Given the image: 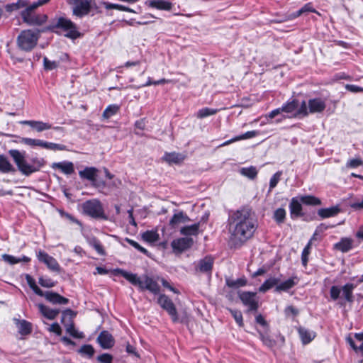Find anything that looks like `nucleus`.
Here are the masks:
<instances>
[{"label": "nucleus", "mask_w": 363, "mask_h": 363, "mask_svg": "<svg viewBox=\"0 0 363 363\" xmlns=\"http://www.w3.org/2000/svg\"><path fill=\"white\" fill-rule=\"evenodd\" d=\"M259 335L261 340L263 342V343L269 347H272L275 345V341L272 340L269 335L264 334L263 333L259 331Z\"/></svg>", "instance_id": "603ef678"}, {"label": "nucleus", "mask_w": 363, "mask_h": 363, "mask_svg": "<svg viewBox=\"0 0 363 363\" xmlns=\"http://www.w3.org/2000/svg\"><path fill=\"white\" fill-rule=\"evenodd\" d=\"M301 101H299V100L297 99H292L291 100H289L285 104H284L282 106L280 107V110H281L282 112L292 113L293 117L297 118L296 114L299 107L301 106Z\"/></svg>", "instance_id": "6ab92c4d"}, {"label": "nucleus", "mask_w": 363, "mask_h": 363, "mask_svg": "<svg viewBox=\"0 0 363 363\" xmlns=\"http://www.w3.org/2000/svg\"><path fill=\"white\" fill-rule=\"evenodd\" d=\"M300 197H293L289 203L290 216L292 219L303 216Z\"/></svg>", "instance_id": "f3484780"}, {"label": "nucleus", "mask_w": 363, "mask_h": 363, "mask_svg": "<svg viewBox=\"0 0 363 363\" xmlns=\"http://www.w3.org/2000/svg\"><path fill=\"white\" fill-rule=\"evenodd\" d=\"M191 221L189 217L182 211L175 213L169 220L171 228H176L179 225Z\"/></svg>", "instance_id": "aec40b11"}, {"label": "nucleus", "mask_w": 363, "mask_h": 363, "mask_svg": "<svg viewBox=\"0 0 363 363\" xmlns=\"http://www.w3.org/2000/svg\"><path fill=\"white\" fill-rule=\"evenodd\" d=\"M345 89L353 93H358L363 91V88L354 84H347Z\"/></svg>", "instance_id": "e2e57ef3"}, {"label": "nucleus", "mask_w": 363, "mask_h": 363, "mask_svg": "<svg viewBox=\"0 0 363 363\" xmlns=\"http://www.w3.org/2000/svg\"><path fill=\"white\" fill-rule=\"evenodd\" d=\"M125 350L128 354H133L137 357H140V355L136 351V348L133 345H131L129 342H128L126 345Z\"/></svg>", "instance_id": "69168bd1"}, {"label": "nucleus", "mask_w": 363, "mask_h": 363, "mask_svg": "<svg viewBox=\"0 0 363 363\" xmlns=\"http://www.w3.org/2000/svg\"><path fill=\"white\" fill-rule=\"evenodd\" d=\"M228 223L231 231L230 240L235 247L241 246L251 238L257 228L256 221L249 207H242L230 213Z\"/></svg>", "instance_id": "f257e3e1"}, {"label": "nucleus", "mask_w": 363, "mask_h": 363, "mask_svg": "<svg viewBox=\"0 0 363 363\" xmlns=\"http://www.w3.org/2000/svg\"><path fill=\"white\" fill-rule=\"evenodd\" d=\"M142 238L147 242H155L159 240V234L154 230H147L142 234Z\"/></svg>", "instance_id": "a19ab883"}, {"label": "nucleus", "mask_w": 363, "mask_h": 363, "mask_svg": "<svg viewBox=\"0 0 363 363\" xmlns=\"http://www.w3.org/2000/svg\"><path fill=\"white\" fill-rule=\"evenodd\" d=\"M2 258L5 262H8L10 264H15L20 262V259H18V258L10 255L4 254L2 256Z\"/></svg>", "instance_id": "680f3d73"}, {"label": "nucleus", "mask_w": 363, "mask_h": 363, "mask_svg": "<svg viewBox=\"0 0 363 363\" xmlns=\"http://www.w3.org/2000/svg\"><path fill=\"white\" fill-rule=\"evenodd\" d=\"M200 223H196L191 225H186L180 229V234L186 237L190 235H197L199 232Z\"/></svg>", "instance_id": "7c9ffc66"}, {"label": "nucleus", "mask_w": 363, "mask_h": 363, "mask_svg": "<svg viewBox=\"0 0 363 363\" xmlns=\"http://www.w3.org/2000/svg\"><path fill=\"white\" fill-rule=\"evenodd\" d=\"M52 167L60 169L65 174H71L74 172L73 163L68 161L55 162L52 164Z\"/></svg>", "instance_id": "a878e982"}, {"label": "nucleus", "mask_w": 363, "mask_h": 363, "mask_svg": "<svg viewBox=\"0 0 363 363\" xmlns=\"http://www.w3.org/2000/svg\"><path fill=\"white\" fill-rule=\"evenodd\" d=\"M15 172L16 169L9 161L8 158L4 155H0V172L9 173Z\"/></svg>", "instance_id": "2f4dec72"}, {"label": "nucleus", "mask_w": 363, "mask_h": 363, "mask_svg": "<svg viewBox=\"0 0 363 363\" xmlns=\"http://www.w3.org/2000/svg\"><path fill=\"white\" fill-rule=\"evenodd\" d=\"M229 311L238 325L240 327H242L244 323L242 313L238 310L229 309Z\"/></svg>", "instance_id": "864d4df0"}, {"label": "nucleus", "mask_w": 363, "mask_h": 363, "mask_svg": "<svg viewBox=\"0 0 363 363\" xmlns=\"http://www.w3.org/2000/svg\"><path fill=\"white\" fill-rule=\"evenodd\" d=\"M49 330L55 333L57 335H60L62 333V329L57 323H52L50 325Z\"/></svg>", "instance_id": "0e129e2a"}, {"label": "nucleus", "mask_w": 363, "mask_h": 363, "mask_svg": "<svg viewBox=\"0 0 363 363\" xmlns=\"http://www.w3.org/2000/svg\"><path fill=\"white\" fill-rule=\"evenodd\" d=\"M45 299L52 304L67 305L69 299L54 291H46Z\"/></svg>", "instance_id": "412c9836"}, {"label": "nucleus", "mask_w": 363, "mask_h": 363, "mask_svg": "<svg viewBox=\"0 0 363 363\" xmlns=\"http://www.w3.org/2000/svg\"><path fill=\"white\" fill-rule=\"evenodd\" d=\"M78 353L80 354L82 357L90 359L94 355L95 350L91 345L86 344L83 345L78 350Z\"/></svg>", "instance_id": "c9c22d12"}, {"label": "nucleus", "mask_w": 363, "mask_h": 363, "mask_svg": "<svg viewBox=\"0 0 363 363\" xmlns=\"http://www.w3.org/2000/svg\"><path fill=\"white\" fill-rule=\"evenodd\" d=\"M216 112H217V111L216 109H212V108L206 107V108H203L199 110V111L196 113V116L199 118H203L207 116L213 115V114L216 113Z\"/></svg>", "instance_id": "09e8293b"}, {"label": "nucleus", "mask_w": 363, "mask_h": 363, "mask_svg": "<svg viewBox=\"0 0 363 363\" xmlns=\"http://www.w3.org/2000/svg\"><path fill=\"white\" fill-rule=\"evenodd\" d=\"M258 134H259L258 131H256V130L247 131L244 134L235 136V137L233 138L232 139L224 142L223 143H222L220 145V146H226V145H228L234 142L252 138L257 136Z\"/></svg>", "instance_id": "cd10ccee"}, {"label": "nucleus", "mask_w": 363, "mask_h": 363, "mask_svg": "<svg viewBox=\"0 0 363 363\" xmlns=\"http://www.w3.org/2000/svg\"><path fill=\"white\" fill-rule=\"evenodd\" d=\"M42 33L43 32L41 31V29L22 30L17 37L18 48L22 51H31L37 45Z\"/></svg>", "instance_id": "39448f33"}, {"label": "nucleus", "mask_w": 363, "mask_h": 363, "mask_svg": "<svg viewBox=\"0 0 363 363\" xmlns=\"http://www.w3.org/2000/svg\"><path fill=\"white\" fill-rule=\"evenodd\" d=\"M279 282L280 278L271 277L265 280L264 282L259 286V291L261 293H265L274 286L276 287Z\"/></svg>", "instance_id": "c85d7f7f"}, {"label": "nucleus", "mask_w": 363, "mask_h": 363, "mask_svg": "<svg viewBox=\"0 0 363 363\" xmlns=\"http://www.w3.org/2000/svg\"><path fill=\"white\" fill-rule=\"evenodd\" d=\"M357 285L352 283H347L343 286L333 285L330 289V296L331 300L335 301L340 298V294L342 292V298L339 301L338 304L342 307L345 306L346 302L352 303L354 301L353 291Z\"/></svg>", "instance_id": "423d86ee"}, {"label": "nucleus", "mask_w": 363, "mask_h": 363, "mask_svg": "<svg viewBox=\"0 0 363 363\" xmlns=\"http://www.w3.org/2000/svg\"><path fill=\"white\" fill-rule=\"evenodd\" d=\"M38 283L43 287L52 288L56 285V281L48 277H40L38 279Z\"/></svg>", "instance_id": "8fccbe9b"}, {"label": "nucleus", "mask_w": 363, "mask_h": 363, "mask_svg": "<svg viewBox=\"0 0 363 363\" xmlns=\"http://www.w3.org/2000/svg\"><path fill=\"white\" fill-rule=\"evenodd\" d=\"M306 12H316V11H315V10L314 9H313L311 4L309 3V4H305L301 9H300L299 10H298L296 12L293 13L291 14V16H292V17L294 18H297V17L300 16L301 14H303L304 13H306Z\"/></svg>", "instance_id": "49530a36"}, {"label": "nucleus", "mask_w": 363, "mask_h": 363, "mask_svg": "<svg viewBox=\"0 0 363 363\" xmlns=\"http://www.w3.org/2000/svg\"><path fill=\"white\" fill-rule=\"evenodd\" d=\"M115 274H118L125 278L130 284L138 287L141 291L147 290L152 294L157 295L160 291V286L158 283L148 275H143L142 278L138 277L136 274L128 272L122 269H116Z\"/></svg>", "instance_id": "7ed1b4c3"}, {"label": "nucleus", "mask_w": 363, "mask_h": 363, "mask_svg": "<svg viewBox=\"0 0 363 363\" xmlns=\"http://www.w3.org/2000/svg\"><path fill=\"white\" fill-rule=\"evenodd\" d=\"M247 279L245 277H241L236 280L230 279H226L225 283L226 285L230 288H239L242 286H245L247 284Z\"/></svg>", "instance_id": "e433bc0d"}, {"label": "nucleus", "mask_w": 363, "mask_h": 363, "mask_svg": "<svg viewBox=\"0 0 363 363\" xmlns=\"http://www.w3.org/2000/svg\"><path fill=\"white\" fill-rule=\"evenodd\" d=\"M240 172L242 175L250 179H254L257 175V170L255 167L250 166L249 167H242Z\"/></svg>", "instance_id": "ea45409f"}, {"label": "nucleus", "mask_w": 363, "mask_h": 363, "mask_svg": "<svg viewBox=\"0 0 363 363\" xmlns=\"http://www.w3.org/2000/svg\"><path fill=\"white\" fill-rule=\"evenodd\" d=\"M281 172H276L270 179L269 182V191L273 189L280 180Z\"/></svg>", "instance_id": "4d7b16f0"}, {"label": "nucleus", "mask_w": 363, "mask_h": 363, "mask_svg": "<svg viewBox=\"0 0 363 363\" xmlns=\"http://www.w3.org/2000/svg\"><path fill=\"white\" fill-rule=\"evenodd\" d=\"M257 294L250 291H239L238 296L243 305L248 307L249 311H257L259 308L258 301L256 300Z\"/></svg>", "instance_id": "ddd939ff"}, {"label": "nucleus", "mask_w": 363, "mask_h": 363, "mask_svg": "<svg viewBox=\"0 0 363 363\" xmlns=\"http://www.w3.org/2000/svg\"><path fill=\"white\" fill-rule=\"evenodd\" d=\"M61 215H62V217H64L66 219L69 220L70 222L76 223V224L79 225V226L82 228V222L80 220H77L76 218H74L72 215H71V214H69L68 213H65V212H62Z\"/></svg>", "instance_id": "052dcab7"}, {"label": "nucleus", "mask_w": 363, "mask_h": 363, "mask_svg": "<svg viewBox=\"0 0 363 363\" xmlns=\"http://www.w3.org/2000/svg\"><path fill=\"white\" fill-rule=\"evenodd\" d=\"M335 226H336V225H328L325 223H320L318 226H317L315 230L319 233H322L324 231H325L326 230H328L329 228H334Z\"/></svg>", "instance_id": "774afa93"}, {"label": "nucleus", "mask_w": 363, "mask_h": 363, "mask_svg": "<svg viewBox=\"0 0 363 363\" xmlns=\"http://www.w3.org/2000/svg\"><path fill=\"white\" fill-rule=\"evenodd\" d=\"M184 157L183 156V155L180 154V153H177L175 152H170V153L166 152L164 155V160L169 164H172V163L178 164V163L182 162L184 160Z\"/></svg>", "instance_id": "72a5a7b5"}, {"label": "nucleus", "mask_w": 363, "mask_h": 363, "mask_svg": "<svg viewBox=\"0 0 363 363\" xmlns=\"http://www.w3.org/2000/svg\"><path fill=\"white\" fill-rule=\"evenodd\" d=\"M92 0H67L72 6V14L80 18L88 15L93 9Z\"/></svg>", "instance_id": "1a4fd4ad"}, {"label": "nucleus", "mask_w": 363, "mask_h": 363, "mask_svg": "<svg viewBox=\"0 0 363 363\" xmlns=\"http://www.w3.org/2000/svg\"><path fill=\"white\" fill-rule=\"evenodd\" d=\"M255 320H256L257 323L261 325L262 326H263L264 328L269 327L267 322L265 320V319L261 314H259L256 316Z\"/></svg>", "instance_id": "338daca9"}, {"label": "nucleus", "mask_w": 363, "mask_h": 363, "mask_svg": "<svg viewBox=\"0 0 363 363\" xmlns=\"http://www.w3.org/2000/svg\"><path fill=\"white\" fill-rule=\"evenodd\" d=\"M353 240L349 238H342L340 242L335 244V249L342 252H347L353 247Z\"/></svg>", "instance_id": "b1692460"}, {"label": "nucleus", "mask_w": 363, "mask_h": 363, "mask_svg": "<svg viewBox=\"0 0 363 363\" xmlns=\"http://www.w3.org/2000/svg\"><path fill=\"white\" fill-rule=\"evenodd\" d=\"M82 212L92 218L96 220L108 219L102 203L97 199L87 200L82 204Z\"/></svg>", "instance_id": "6e6552de"}, {"label": "nucleus", "mask_w": 363, "mask_h": 363, "mask_svg": "<svg viewBox=\"0 0 363 363\" xmlns=\"http://www.w3.org/2000/svg\"><path fill=\"white\" fill-rule=\"evenodd\" d=\"M59 63L56 61H50L46 57L43 58V66L45 70H52L56 69Z\"/></svg>", "instance_id": "5fc2aeb1"}, {"label": "nucleus", "mask_w": 363, "mask_h": 363, "mask_svg": "<svg viewBox=\"0 0 363 363\" xmlns=\"http://www.w3.org/2000/svg\"><path fill=\"white\" fill-rule=\"evenodd\" d=\"M96 340L103 349L111 348L115 342L112 335L106 330L101 331Z\"/></svg>", "instance_id": "a211bd4d"}, {"label": "nucleus", "mask_w": 363, "mask_h": 363, "mask_svg": "<svg viewBox=\"0 0 363 363\" xmlns=\"http://www.w3.org/2000/svg\"><path fill=\"white\" fill-rule=\"evenodd\" d=\"M298 282V279L297 277H292L287 280L279 283L278 285L275 287V292H281V291H287L289 289H292L295 286Z\"/></svg>", "instance_id": "4be33fe9"}, {"label": "nucleus", "mask_w": 363, "mask_h": 363, "mask_svg": "<svg viewBox=\"0 0 363 363\" xmlns=\"http://www.w3.org/2000/svg\"><path fill=\"white\" fill-rule=\"evenodd\" d=\"M125 241L144 255L149 256V252L133 240L126 238Z\"/></svg>", "instance_id": "6e6d98bb"}, {"label": "nucleus", "mask_w": 363, "mask_h": 363, "mask_svg": "<svg viewBox=\"0 0 363 363\" xmlns=\"http://www.w3.org/2000/svg\"><path fill=\"white\" fill-rule=\"evenodd\" d=\"M38 308L43 315L49 320L55 319L60 312V309L50 308L42 303L38 305Z\"/></svg>", "instance_id": "bb28decb"}, {"label": "nucleus", "mask_w": 363, "mask_h": 363, "mask_svg": "<svg viewBox=\"0 0 363 363\" xmlns=\"http://www.w3.org/2000/svg\"><path fill=\"white\" fill-rule=\"evenodd\" d=\"M58 30L65 32L64 35L72 40L81 37L77 26L70 19L62 16L55 19L49 26L41 29L43 32L51 31L55 33H58Z\"/></svg>", "instance_id": "20e7f679"}, {"label": "nucleus", "mask_w": 363, "mask_h": 363, "mask_svg": "<svg viewBox=\"0 0 363 363\" xmlns=\"http://www.w3.org/2000/svg\"><path fill=\"white\" fill-rule=\"evenodd\" d=\"M21 16L23 22L28 26H42L48 18L46 14L35 12L27 13V11H21Z\"/></svg>", "instance_id": "f8f14e48"}, {"label": "nucleus", "mask_w": 363, "mask_h": 363, "mask_svg": "<svg viewBox=\"0 0 363 363\" xmlns=\"http://www.w3.org/2000/svg\"><path fill=\"white\" fill-rule=\"evenodd\" d=\"M311 242H308L302 251L301 262L304 267L307 265L308 261V255L311 252Z\"/></svg>", "instance_id": "de8ad7c7"}, {"label": "nucleus", "mask_w": 363, "mask_h": 363, "mask_svg": "<svg viewBox=\"0 0 363 363\" xmlns=\"http://www.w3.org/2000/svg\"><path fill=\"white\" fill-rule=\"evenodd\" d=\"M45 264L52 271L59 272L60 269V267L57 260L51 256H50L47 260L45 259Z\"/></svg>", "instance_id": "a18cd8bd"}, {"label": "nucleus", "mask_w": 363, "mask_h": 363, "mask_svg": "<svg viewBox=\"0 0 363 363\" xmlns=\"http://www.w3.org/2000/svg\"><path fill=\"white\" fill-rule=\"evenodd\" d=\"M300 201L308 206H319L321 204L320 199L313 195L301 196H300Z\"/></svg>", "instance_id": "f704fd0d"}, {"label": "nucleus", "mask_w": 363, "mask_h": 363, "mask_svg": "<svg viewBox=\"0 0 363 363\" xmlns=\"http://www.w3.org/2000/svg\"><path fill=\"white\" fill-rule=\"evenodd\" d=\"M66 330L70 335L75 338H82L83 337V333H78V332L74 328V325L72 322L69 324L65 325Z\"/></svg>", "instance_id": "3c124183"}, {"label": "nucleus", "mask_w": 363, "mask_h": 363, "mask_svg": "<svg viewBox=\"0 0 363 363\" xmlns=\"http://www.w3.org/2000/svg\"><path fill=\"white\" fill-rule=\"evenodd\" d=\"M157 303L167 312L174 323L178 322L179 317L175 305L167 295L160 294L157 298Z\"/></svg>", "instance_id": "9d476101"}, {"label": "nucleus", "mask_w": 363, "mask_h": 363, "mask_svg": "<svg viewBox=\"0 0 363 363\" xmlns=\"http://www.w3.org/2000/svg\"><path fill=\"white\" fill-rule=\"evenodd\" d=\"M97 361L100 363H112L113 356L108 353H104L97 357Z\"/></svg>", "instance_id": "13d9d810"}, {"label": "nucleus", "mask_w": 363, "mask_h": 363, "mask_svg": "<svg viewBox=\"0 0 363 363\" xmlns=\"http://www.w3.org/2000/svg\"><path fill=\"white\" fill-rule=\"evenodd\" d=\"M214 259L211 256H206L200 259L196 266V270L203 274L211 275L213 270Z\"/></svg>", "instance_id": "2eb2a0df"}, {"label": "nucleus", "mask_w": 363, "mask_h": 363, "mask_svg": "<svg viewBox=\"0 0 363 363\" xmlns=\"http://www.w3.org/2000/svg\"><path fill=\"white\" fill-rule=\"evenodd\" d=\"M194 245V240L189 237L174 239L171 242L173 252L176 254H181L185 250L191 248Z\"/></svg>", "instance_id": "4468645a"}, {"label": "nucleus", "mask_w": 363, "mask_h": 363, "mask_svg": "<svg viewBox=\"0 0 363 363\" xmlns=\"http://www.w3.org/2000/svg\"><path fill=\"white\" fill-rule=\"evenodd\" d=\"M326 108L325 101L321 98H314L308 100V103L303 100L301 106L296 112V116L302 118L309 113H322Z\"/></svg>", "instance_id": "0eeeda50"}, {"label": "nucleus", "mask_w": 363, "mask_h": 363, "mask_svg": "<svg viewBox=\"0 0 363 363\" xmlns=\"http://www.w3.org/2000/svg\"><path fill=\"white\" fill-rule=\"evenodd\" d=\"M341 211V209L338 206H332L330 208H320L318 210V215L321 218H328L330 217H334L337 216L340 212Z\"/></svg>", "instance_id": "393cba45"}, {"label": "nucleus", "mask_w": 363, "mask_h": 363, "mask_svg": "<svg viewBox=\"0 0 363 363\" xmlns=\"http://www.w3.org/2000/svg\"><path fill=\"white\" fill-rule=\"evenodd\" d=\"M99 169L94 167H86L83 170L79 172L81 179H86L91 182V185L95 188L104 187V182H98L96 179Z\"/></svg>", "instance_id": "9b49d317"}, {"label": "nucleus", "mask_w": 363, "mask_h": 363, "mask_svg": "<svg viewBox=\"0 0 363 363\" xmlns=\"http://www.w3.org/2000/svg\"><path fill=\"white\" fill-rule=\"evenodd\" d=\"M19 138V143H23L24 145L30 146V147H35V146H40L42 147V140L39 139H33L29 138H21L18 137Z\"/></svg>", "instance_id": "37998d69"}, {"label": "nucleus", "mask_w": 363, "mask_h": 363, "mask_svg": "<svg viewBox=\"0 0 363 363\" xmlns=\"http://www.w3.org/2000/svg\"><path fill=\"white\" fill-rule=\"evenodd\" d=\"M286 211L283 208H279L274 211L273 214V219L278 225H281L284 223L286 219Z\"/></svg>", "instance_id": "58836bf2"}, {"label": "nucleus", "mask_w": 363, "mask_h": 363, "mask_svg": "<svg viewBox=\"0 0 363 363\" xmlns=\"http://www.w3.org/2000/svg\"><path fill=\"white\" fill-rule=\"evenodd\" d=\"M90 245L100 255H105L106 252L101 242L96 238H93L89 241Z\"/></svg>", "instance_id": "c03bdc74"}, {"label": "nucleus", "mask_w": 363, "mask_h": 363, "mask_svg": "<svg viewBox=\"0 0 363 363\" xmlns=\"http://www.w3.org/2000/svg\"><path fill=\"white\" fill-rule=\"evenodd\" d=\"M363 164V161L359 158L350 160L347 162V167L349 168H357Z\"/></svg>", "instance_id": "bf43d9fd"}, {"label": "nucleus", "mask_w": 363, "mask_h": 363, "mask_svg": "<svg viewBox=\"0 0 363 363\" xmlns=\"http://www.w3.org/2000/svg\"><path fill=\"white\" fill-rule=\"evenodd\" d=\"M9 154L13 160L18 171L25 176H30L33 173L40 171L45 164L43 158L38 157H33L28 162L26 158V152L25 151L10 150Z\"/></svg>", "instance_id": "f03ea898"}, {"label": "nucleus", "mask_w": 363, "mask_h": 363, "mask_svg": "<svg viewBox=\"0 0 363 363\" xmlns=\"http://www.w3.org/2000/svg\"><path fill=\"white\" fill-rule=\"evenodd\" d=\"M298 334L300 335V337L301 339L302 342L304 345L308 344L311 342L315 337V333L313 331H311L305 328L300 327L298 329Z\"/></svg>", "instance_id": "c756f323"}, {"label": "nucleus", "mask_w": 363, "mask_h": 363, "mask_svg": "<svg viewBox=\"0 0 363 363\" xmlns=\"http://www.w3.org/2000/svg\"><path fill=\"white\" fill-rule=\"evenodd\" d=\"M119 106L116 104H111L108 106L103 112V117L106 119L110 118L119 111Z\"/></svg>", "instance_id": "79ce46f5"}, {"label": "nucleus", "mask_w": 363, "mask_h": 363, "mask_svg": "<svg viewBox=\"0 0 363 363\" xmlns=\"http://www.w3.org/2000/svg\"><path fill=\"white\" fill-rule=\"evenodd\" d=\"M149 6L159 10L170 11L172 8V4L164 0H152Z\"/></svg>", "instance_id": "473e14b6"}, {"label": "nucleus", "mask_w": 363, "mask_h": 363, "mask_svg": "<svg viewBox=\"0 0 363 363\" xmlns=\"http://www.w3.org/2000/svg\"><path fill=\"white\" fill-rule=\"evenodd\" d=\"M13 321L21 335L26 336L32 333L33 325L29 321L18 318H13Z\"/></svg>", "instance_id": "dca6fc26"}, {"label": "nucleus", "mask_w": 363, "mask_h": 363, "mask_svg": "<svg viewBox=\"0 0 363 363\" xmlns=\"http://www.w3.org/2000/svg\"><path fill=\"white\" fill-rule=\"evenodd\" d=\"M28 6L27 0H18L16 3L6 4L5 9L7 12H12Z\"/></svg>", "instance_id": "4c0bfd02"}, {"label": "nucleus", "mask_w": 363, "mask_h": 363, "mask_svg": "<svg viewBox=\"0 0 363 363\" xmlns=\"http://www.w3.org/2000/svg\"><path fill=\"white\" fill-rule=\"evenodd\" d=\"M21 123L28 125L30 127L36 130L38 132H42L43 130L52 128L51 124L39 121H23L21 122Z\"/></svg>", "instance_id": "5701e85b"}]
</instances>
